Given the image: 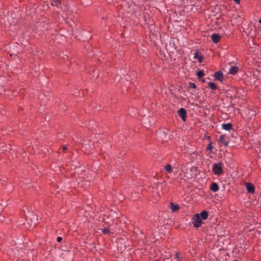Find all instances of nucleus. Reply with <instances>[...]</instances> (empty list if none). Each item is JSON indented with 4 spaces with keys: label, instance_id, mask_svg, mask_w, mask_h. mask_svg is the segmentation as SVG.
Returning <instances> with one entry per match:
<instances>
[{
    "label": "nucleus",
    "instance_id": "6ab92c4d",
    "mask_svg": "<svg viewBox=\"0 0 261 261\" xmlns=\"http://www.w3.org/2000/svg\"><path fill=\"white\" fill-rule=\"evenodd\" d=\"M52 5L56 7H59L61 5L60 0H54V3H52Z\"/></svg>",
    "mask_w": 261,
    "mask_h": 261
},
{
    "label": "nucleus",
    "instance_id": "f3484780",
    "mask_svg": "<svg viewBox=\"0 0 261 261\" xmlns=\"http://www.w3.org/2000/svg\"><path fill=\"white\" fill-rule=\"evenodd\" d=\"M101 230L102 232L105 234H109L110 233V229L108 227L104 228L103 229H101Z\"/></svg>",
    "mask_w": 261,
    "mask_h": 261
},
{
    "label": "nucleus",
    "instance_id": "20e7f679",
    "mask_svg": "<svg viewBox=\"0 0 261 261\" xmlns=\"http://www.w3.org/2000/svg\"><path fill=\"white\" fill-rule=\"evenodd\" d=\"M226 137L224 135H221L219 138V142L221 145H224L225 146L228 145V141L226 139Z\"/></svg>",
    "mask_w": 261,
    "mask_h": 261
},
{
    "label": "nucleus",
    "instance_id": "cd10ccee",
    "mask_svg": "<svg viewBox=\"0 0 261 261\" xmlns=\"http://www.w3.org/2000/svg\"><path fill=\"white\" fill-rule=\"evenodd\" d=\"M39 26H42V24H41L40 23H39L38 25V27H39Z\"/></svg>",
    "mask_w": 261,
    "mask_h": 261
},
{
    "label": "nucleus",
    "instance_id": "39448f33",
    "mask_svg": "<svg viewBox=\"0 0 261 261\" xmlns=\"http://www.w3.org/2000/svg\"><path fill=\"white\" fill-rule=\"evenodd\" d=\"M246 188L247 192L250 193H253L254 192L255 188L253 184L250 182H247L246 184Z\"/></svg>",
    "mask_w": 261,
    "mask_h": 261
},
{
    "label": "nucleus",
    "instance_id": "5701e85b",
    "mask_svg": "<svg viewBox=\"0 0 261 261\" xmlns=\"http://www.w3.org/2000/svg\"><path fill=\"white\" fill-rule=\"evenodd\" d=\"M127 83L129 84V88H132L134 86V85L132 82H127Z\"/></svg>",
    "mask_w": 261,
    "mask_h": 261
},
{
    "label": "nucleus",
    "instance_id": "4be33fe9",
    "mask_svg": "<svg viewBox=\"0 0 261 261\" xmlns=\"http://www.w3.org/2000/svg\"><path fill=\"white\" fill-rule=\"evenodd\" d=\"M213 146H212V143H210L208 145V146H207V149L208 150H212V149H213Z\"/></svg>",
    "mask_w": 261,
    "mask_h": 261
},
{
    "label": "nucleus",
    "instance_id": "c756f323",
    "mask_svg": "<svg viewBox=\"0 0 261 261\" xmlns=\"http://www.w3.org/2000/svg\"><path fill=\"white\" fill-rule=\"evenodd\" d=\"M259 22L261 24V18L259 20Z\"/></svg>",
    "mask_w": 261,
    "mask_h": 261
},
{
    "label": "nucleus",
    "instance_id": "4468645a",
    "mask_svg": "<svg viewBox=\"0 0 261 261\" xmlns=\"http://www.w3.org/2000/svg\"><path fill=\"white\" fill-rule=\"evenodd\" d=\"M205 75L204 71L198 70L197 71V76L198 79H200Z\"/></svg>",
    "mask_w": 261,
    "mask_h": 261
},
{
    "label": "nucleus",
    "instance_id": "412c9836",
    "mask_svg": "<svg viewBox=\"0 0 261 261\" xmlns=\"http://www.w3.org/2000/svg\"><path fill=\"white\" fill-rule=\"evenodd\" d=\"M189 88L195 89L196 88V84L194 83H189Z\"/></svg>",
    "mask_w": 261,
    "mask_h": 261
},
{
    "label": "nucleus",
    "instance_id": "dca6fc26",
    "mask_svg": "<svg viewBox=\"0 0 261 261\" xmlns=\"http://www.w3.org/2000/svg\"><path fill=\"white\" fill-rule=\"evenodd\" d=\"M165 170L168 173H171L172 172V167L170 164H168L165 167Z\"/></svg>",
    "mask_w": 261,
    "mask_h": 261
},
{
    "label": "nucleus",
    "instance_id": "f03ea898",
    "mask_svg": "<svg viewBox=\"0 0 261 261\" xmlns=\"http://www.w3.org/2000/svg\"><path fill=\"white\" fill-rule=\"evenodd\" d=\"M178 115L179 117H181V119L183 121H186V116H187V112L184 108H180L177 111Z\"/></svg>",
    "mask_w": 261,
    "mask_h": 261
},
{
    "label": "nucleus",
    "instance_id": "bb28decb",
    "mask_svg": "<svg viewBox=\"0 0 261 261\" xmlns=\"http://www.w3.org/2000/svg\"><path fill=\"white\" fill-rule=\"evenodd\" d=\"M199 80L200 81H201V82H203V83L205 82V79H202V78H201L200 79H199Z\"/></svg>",
    "mask_w": 261,
    "mask_h": 261
},
{
    "label": "nucleus",
    "instance_id": "6e6552de",
    "mask_svg": "<svg viewBox=\"0 0 261 261\" xmlns=\"http://www.w3.org/2000/svg\"><path fill=\"white\" fill-rule=\"evenodd\" d=\"M238 66H231L229 69L228 72L231 74L234 75L238 72Z\"/></svg>",
    "mask_w": 261,
    "mask_h": 261
},
{
    "label": "nucleus",
    "instance_id": "393cba45",
    "mask_svg": "<svg viewBox=\"0 0 261 261\" xmlns=\"http://www.w3.org/2000/svg\"><path fill=\"white\" fill-rule=\"evenodd\" d=\"M62 149L63 150H66L67 149V146L66 145H63L62 146Z\"/></svg>",
    "mask_w": 261,
    "mask_h": 261
},
{
    "label": "nucleus",
    "instance_id": "2eb2a0df",
    "mask_svg": "<svg viewBox=\"0 0 261 261\" xmlns=\"http://www.w3.org/2000/svg\"><path fill=\"white\" fill-rule=\"evenodd\" d=\"M202 223L201 219L200 218L199 215L197 214V228L201 226Z\"/></svg>",
    "mask_w": 261,
    "mask_h": 261
},
{
    "label": "nucleus",
    "instance_id": "0eeeda50",
    "mask_svg": "<svg viewBox=\"0 0 261 261\" xmlns=\"http://www.w3.org/2000/svg\"><path fill=\"white\" fill-rule=\"evenodd\" d=\"M170 208L173 212L177 211L180 208V207L178 204H174L173 202H170Z\"/></svg>",
    "mask_w": 261,
    "mask_h": 261
},
{
    "label": "nucleus",
    "instance_id": "a878e982",
    "mask_svg": "<svg viewBox=\"0 0 261 261\" xmlns=\"http://www.w3.org/2000/svg\"><path fill=\"white\" fill-rule=\"evenodd\" d=\"M191 54L193 55V57L194 59H196V51L191 52Z\"/></svg>",
    "mask_w": 261,
    "mask_h": 261
},
{
    "label": "nucleus",
    "instance_id": "f257e3e1",
    "mask_svg": "<svg viewBox=\"0 0 261 261\" xmlns=\"http://www.w3.org/2000/svg\"><path fill=\"white\" fill-rule=\"evenodd\" d=\"M213 170L216 175H219L223 173L222 164L220 163H216L213 165Z\"/></svg>",
    "mask_w": 261,
    "mask_h": 261
},
{
    "label": "nucleus",
    "instance_id": "7c9ffc66",
    "mask_svg": "<svg viewBox=\"0 0 261 261\" xmlns=\"http://www.w3.org/2000/svg\"><path fill=\"white\" fill-rule=\"evenodd\" d=\"M234 261H238V260H234Z\"/></svg>",
    "mask_w": 261,
    "mask_h": 261
},
{
    "label": "nucleus",
    "instance_id": "7ed1b4c3",
    "mask_svg": "<svg viewBox=\"0 0 261 261\" xmlns=\"http://www.w3.org/2000/svg\"><path fill=\"white\" fill-rule=\"evenodd\" d=\"M174 259L175 261H181L184 258V254L180 252H174Z\"/></svg>",
    "mask_w": 261,
    "mask_h": 261
},
{
    "label": "nucleus",
    "instance_id": "9b49d317",
    "mask_svg": "<svg viewBox=\"0 0 261 261\" xmlns=\"http://www.w3.org/2000/svg\"><path fill=\"white\" fill-rule=\"evenodd\" d=\"M219 189L218 185L216 182H213L211 185V190L214 192H217Z\"/></svg>",
    "mask_w": 261,
    "mask_h": 261
},
{
    "label": "nucleus",
    "instance_id": "423d86ee",
    "mask_svg": "<svg viewBox=\"0 0 261 261\" xmlns=\"http://www.w3.org/2000/svg\"><path fill=\"white\" fill-rule=\"evenodd\" d=\"M221 36L218 34H213L211 35V39L213 42L215 43H217L221 38Z\"/></svg>",
    "mask_w": 261,
    "mask_h": 261
},
{
    "label": "nucleus",
    "instance_id": "ddd939ff",
    "mask_svg": "<svg viewBox=\"0 0 261 261\" xmlns=\"http://www.w3.org/2000/svg\"><path fill=\"white\" fill-rule=\"evenodd\" d=\"M199 215L200 218L203 220H206L208 217V213L206 211H202Z\"/></svg>",
    "mask_w": 261,
    "mask_h": 261
},
{
    "label": "nucleus",
    "instance_id": "a211bd4d",
    "mask_svg": "<svg viewBox=\"0 0 261 261\" xmlns=\"http://www.w3.org/2000/svg\"><path fill=\"white\" fill-rule=\"evenodd\" d=\"M208 86L212 90H214L217 89V86H216V84L214 83L210 82L208 83Z\"/></svg>",
    "mask_w": 261,
    "mask_h": 261
},
{
    "label": "nucleus",
    "instance_id": "9d476101",
    "mask_svg": "<svg viewBox=\"0 0 261 261\" xmlns=\"http://www.w3.org/2000/svg\"><path fill=\"white\" fill-rule=\"evenodd\" d=\"M203 58V55L201 54V52L199 50H197V60L199 63H202Z\"/></svg>",
    "mask_w": 261,
    "mask_h": 261
},
{
    "label": "nucleus",
    "instance_id": "aec40b11",
    "mask_svg": "<svg viewBox=\"0 0 261 261\" xmlns=\"http://www.w3.org/2000/svg\"><path fill=\"white\" fill-rule=\"evenodd\" d=\"M192 223L193 224L194 227H196V214L193 216Z\"/></svg>",
    "mask_w": 261,
    "mask_h": 261
},
{
    "label": "nucleus",
    "instance_id": "b1692460",
    "mask_svg": "<svg viewBox=\"0 0 261 261\" xmlns=\"http://www.w3.org/2000/svg\"><path fill=\"white\" fill-rule=\"evenodd\" d=\"M62 240V238L61 237H58L57 238V241L58 242H61Z\"/></svg>",
    "mask_w": 261,
    "mask_h": 261
},
{
    "label": "nucleus",
    "instance_id": "f8f14e48",
    "mask_svg": "<svg viewBox=\"0 0 261 261\" xmlns=\"http://www.w3.org/2000/svg\"><path fill=\"white\" fill-rule=\"evenodd\" d=\"M222 127L226 130H230L232 128V125L230 123L223 124H222Z\"/></svg>",
    "mask_w": 261,
    "mask_h": 261
},
{
    "label": "nucleus",
    "instance_id": "1a4fd4ad",
    "mask_svg": "<svg viewBox=\"0 0 261 261\" xmlns=\"http://www.w3.org/2000/svg\"><path fill=\"white\" fill-rule=\"evenodd\" d=\"M214 76L215 77V79L219 81H222L223 80V73L221 71H217L215 73Z\"/></svg>",
    "mask_w": 261,
    "mask_h": 261
},
{
    "label": "nucleus",
    "instance_id": "c85d7f7f",
    "mask_svg": "<svg viewBox=\"0 0 261 261\" xmlns=\"http://www.w3.org/2000/svg\"><path fill=\"white\" fill-rule=\"evenodd\" d=\"M236 2L239 3V0H234Z\"/></svg>",
    "mask_w": 261,
    "mask_h": 261
}]
</instances>
